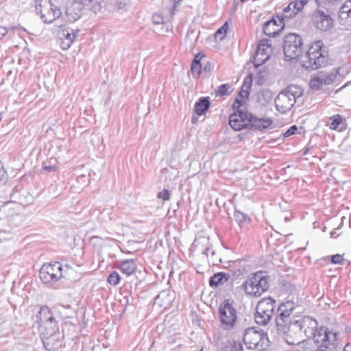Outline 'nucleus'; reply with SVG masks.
Masks as SVG:
<instances>
[{"label":"nucleus","mask_w":351,"mask_h":351,"mask_svg":"<svg viewBox=\"0 0 351 351\" xmlns=\"http://www.w3.org/2000/svg\"><path fill=\"white\" fill-rule=\"evenodd\" d=\"M269 287V278L262 271L249 274L242 285L245 293L254 298L262 295Z\"/></svg>","instance_id":"f03ea898"},{"label":"nucleus","mask_w":351,"mask_h":351,"mask_svg":"<svg viewBox=\"0 0 351 351\" xmlns=\"http://www.w3.org/2000/svg\"><path fill=\"white\" fill-rule=\"evenodd\" d=\"M7 178V171H5L3 163L0 161V183L5 181Z\"/></svg>","instance_id":"37998d69"},{"label":"nucleus","mask_w":351,"mask_h":351,"mask_svg":"<svg viewBox=\"0 0 351 351\" xmlns=\"http://www.w3.org/2000/svg\"><path fill=\"white\" fill-rule=\"evenodd\" d=\"M212 69V66L208 62L207 64L204 66V70L207 72H210Z\"/></svg>","instance_id":"09e8293b"},{"label":"nucleus","mask_w":351,"mask_h":351,"mask_svg":"<svg viewBox=\"0 0 351 351\" xmlns=\"http://www.w3.org/2000/svg\"><path fill=\"white\" fill-rule=\"evenodd\" d=\"M223 351H243V349L239 341L229 340L225 343Z\"/></svg>","instance_id":"c85d7f7f"},{"label":"nucleus","mask_w":351,"mask_h":351,"mask_svg":"<svg viewBox=\"0 0 351 351\" xmlns=\"http://www.w3.org/2000/svg\"><path fill=\"white\" fill-rule=\"evenodd\" d=\"M157 197L159 199H162L164 201L169 200L170 198L169 191L167 189H164L162 191H160L157 194Z\"/></svg>","instance_id":"a19ab883"},{"label":"nucleus","mask_w":351,"mask_h":351,"mask_svg":"<svg viewBox=\"0 0 351 351\" xmlns=\"http://www.w3.org/2000/svg\"><path fill=\"white\" fill-rule=\"evenodd\" d=\"M251 113L242 110H236L229 117L230 127L236 130L240 131L244 128H249L250 124Z\"/></svg>","instance_id":"9b49d317"},{"label":"nucleus","mask_w":351,"mask_h":351,"mask_svg":"<svg viewBox=\"0 0 351 351\" xmlns=\"http://www.w3.org/2000/svg\"><path fill=\"white\" fill-rule=\"evenodd\" d=\"M8 33V29L4 27L0 26V39H2Z\"/></svg>","instance_id":"49530a36"},{"label":"nucleus","mask_w":351,"mask_h":351,"mask_svg":"<svg viewBox=\"0 0 351 351\" xmlns=\"http://www.w3.org/2000/svg\"><path fill=\"white\" fill-rule=\"evenodd\" d=\"M308 149H306L304 151V155H305V154H307V152H308Z\"/></svg>","instance_id":"4d7b16f0"},{"label":"nucleus","mask_w":351,"mask_h":351,"mask_svg":"<svg viewBox=\"0 0 351 351\" xmlns=\"http://www.w3.org/2000/svg\"><path fill=\"white\" fill-rule=\"evenodd\" d=\"M317 4H319V0H315Z\"/></svg>","instance_id":"052dcab7"},{"label":"nucleus","mask_w":351,"mask_h":351,"mask_svg":"<svg viewBox=\"0 0 351 351\" xmlns=\"http://www.w3.org/2000/svg\"><path fill=\"white\" fill-rule=\"evenodd\" d=\"M251 84L248 83L246 84V82H244L242 86V89L239 93V96L241 98H247L249 95V89L250 88Z\"/></svg>","instance_id":"58836bf2"},{"label":"nucleus","mask_w":351,"mask_h":351,"mask_svg":"<svg viewBox=\"0 0 351 351\" xmlns=\"http://www.w3.org/2000/svg\"><path fill=\"white\" fill-rule=\"evenodd\" d=\"M348 346L345 347V349L343 351H347Z\"/></svg>","instance_id":"bf43d9fd"},{"label":"nucleus","mask_w":351,"mask_h":351,"mask_svg":"<svg viewBox=\"0 0 351 351\" xmlns=\"http://www.w3.org/2000/svg\"><path fill=\"white\" fill-rule=\"evenodd\" d=\"M283 51L286 60L298 58L302 53V39L295 34H289L284 38Z\"/></svg>","instance_id":"1a4fd4ad"},{"label":"nucleus","mask_w":351,"mask_h":351,"mask_svg":"<svg viewBox=\"0 0 351 351\" xmlns=\"http://www.w3.org/2000/svg\"><path fill=\"white\" fill-rule=\"evenodd\" d=\"M50 10L47 13V16L45 18V23H51L56 19L60 18L62 15V12L60 7L50 2Z\"/></svg>","instance_id":"bb28decb"},{"label":"nucleus","mask_w":351,"mask_h":351,"mask_svg":"<svg viewBox=\"0 0 351 351\" xmlns=\"http://www.w3.org/2000/svg\"><path fill=\"white\" fill-rule=\"evenodd\" d=\"M230 86L228 84H223L219 86L215 90L216 96L228 95L230 93Z\"/></svg>","instance_id":"2f4dec72"},{"label":"nucleus","mask_w":351,"mask_h":351,"mask_svg":"<svg viewBox=\"0 0 351 351\" xmlns=\"http://www.w3.org/2000/svg\"><path fill=\"white\" fill-rule=\"evenodd\" d=\"M228 29V23L226 22L215 34V37L216 39H219V40H223L224 38L227 31Z\"/></svg>","instance_id":"473e14b6"},{"label":"nucleus","mask_w":351,"mask_h":351,"mask_svg":"<svg viewBox=\"0 0 351 351\" xmlns=\"http://www.w3.org/2000/svg\"><path fill=\"white\" fill-rule=\"evenodd\" d=\"M59 331V327L57 322L51 324H45V335L53 337Z\"/></svg>","instance_id":"7c9ffc66"},{"label":"nucleus","mask_w":351,"mask_h":351,"mask_svg":"<svg viewBox=\"0 0 351 351\" xmlns=\"http://www.w3.org/2000/svg\"><path fill=\"white\" fill-rule=\"evenodd\" d=\"M298 130V127L295 125L291 126L285 133V137H289L293 134H295Z\"/></svg>","instance_id":"c03bdc74"},{"label":"nucleus","mask_w":351,"mask_h":351,"mask_svg":"<svg viewBox=\"0 0 351 351\" xmlns=\"http://www.w3.org/2000/svg\"><path fill=\"white\" fill-rule=\"evenodd\" d=\"M339 17L341 21H345L347 23H351V0L346 1L340 8Z\"/></svg>","instance_id":"5701e85b"},{"label":"nucleus","mask_w":351,"mask_h":351,"mask_svg":"<svg viewBox=\"0 0 351 351\" xmlns=\"http://www.w3.org/2000/svg\"><path fill=\"white\" fill-rule=\"evenodd\" d=\"M66 17L68 21L73 23L80 19V15L78 13H72L69 9L66 11Z\"/></svg>","instance_id":"4c0bfd02"},{"label":"nucleus","mask_w":351,"mask_h":351,"mask_svg":"<svg viewBox=\"0 0 351 351\" xmlns=\"http://www.w3.org/2000/svg\"><path fill=\"white\" fill-rule=\"evenodd\" d=\"M62 265L58 262L45 265V284L49 283L47 276L50 277L51 281L57 282L62 276Z\"/></svg>","instance_id":"a211bd4d"},{"label":"nucleus","mask_w":351,"mask_h":351,"mask_svg":"<svg viewBox=\"0 0 351 351\" xmlns=\"http://www.w3.org/2000/svg\"><path fill=\"white\" fill-rule=\"evenodd\" d=\"M230 278V275L224 272L215 274L210 278L209 285L210 287H217L219 285L227 282Z\"/></svg>","instance_id":"393cba45"},{"label":"nucleus","mask_w":351,"mask_h":351,"mask_svg":"<svg viewBox=\"0 0 351 351\" xmlns=\"http://www.w3.org/2000/svg\"><path fill=\"white\" fill-rule=\"evenodd\" d=\"M329 126L331 130L339 132L345 130V124L343 123L342 117L340 114H335L330 117Z\"/></svg>","instance_id":"a878e982"},{"label":"nucleus","mask_w":351,"mask_h":351,"mask_svg":"<svg viewBox=\"0 0 351 351\" xmlns=\"http://www.w3.org/2000/svg\"><path fill=\"white\" fill-rule=\"evenodd\" d=\"M244 101L241 99L237 98L232 105L233 108L238 110H239V108L243 104Z\"/></svg>","instance_id":"a18cd8bd"},{"label":"nucleus","mask_w":351,"mask_h":351,"mask_svg":"<svg viewBox=\"0 0 351 351\" xmlns=\"http://www.w3.org/2000/svg\"><path fill=\"white\" fill-rule=\"evenodd\" d=\"M43 309H44V306H42V307H40V310H39V311H38V313H39L40 315H41L42 311H43Z\"/></svg>","instance_id":"6e6d98bb"},{"label":"nucleus","mask_w":351,"mask_h":351,"mask_svg":"<svg viewBox=\"0 0 351 351\" xmlns=\"http://www.w3.org/2000/svg\"><path fill=\"white\" fill-rule=\"evenodd\" d=\"M57 322L53 316L51 310L45 306V324H51Z\"/></svg>","instance_id":"ea45409f"},{"label":"nucleus","mask_w":351,"mask_h":351,"mask_svg":"<svg viewBox=\"0 0 351 351\" xmlns=\"http://www.w3.org/2000/svg\"><path fill=\"white\" fill-rule=\"evenodd\" d=\"M36 317H37V320L34 323L32 327L34 329L38 330V331L40 332V337L41 341L44 344V337L43 336V332L42 331V328H43L42 318H41V317H38V316H37Z\"/></svg>","instance_id":"c9c22d12"},{"label":"nucleus","mask_w":351,"mask_h":351,"mask_svg":"<svg viewBox=\"0 0 351 351\" xmlns=\"http://www.w3.org/2000/svg\"><path fill=\"white\" fill-rule=\"evenodd\" d=\"M300 5H302L301 2H298L297 0L291 1L285 8H284V16L289 19L293 17L302 10Z\"/></svg>","instance_id":"4be33fe9"},{"label":"nucleus","mask_w":351,"mask_h":351,"mask_svg":"<svg viewBox=\"0 0 351 351\" xmlns=\"http://www.w3.org/2000/svg\"><path fill=\"white\" fill-rule=\"evenodd\" d=\"M210 105L209 97H201L195 104V112L199 116L203 115L208 110Z\"/></svg>","instance_id":"b1692460"},{"label":"nucleus","mask_w":351,"mask_h":351,"mask_svg":"<svg viewBox=\"0 0 351 351\" xmlns=\"http://www.w3.org/2000/svg\"><path fill=\"white\" fill-rule=\"evenodd\" d=\"M295 308V304L292 301H287L280 304L277 308L276 317V328L279 333L285 334L288 337V328L293 324L291 315Z\"/></svg>","instance_id":"423d86ee"},{"label":"nucleus","mask_w":351,"mask_h":351,"mask_svg":"<svg viewBox=\"0 0 351 351\" xmlns=\"http://www.w3.org/2000/svg\"><path fill=\"white\" fill-rule=\"evenodd\" d=\"M118 268L121 270L123 274L130 276L136 271V263L134 259L121 261Z\"/></svg>","instance_id":"412c9836"},{"label":"nucleus","mask_w":351,"mask_h":351,"mask_svg":"<svg viewBox=\"0 0 351 351\" xmlns=\"http://www.w3.org/2000/svg\"><path fill=\"white\" fill-rule=\"evenodd\" d=\"M218 312L221 327L226 330L232 329L237 319V312L233 302L225 300L219 306Z\"/></svg>","instance_id":"6e6552de"},{"label":"nucleus","mask_w":351,"mask_h":351,"mask_svg":"<svg viewBox=\"0 0 351 351\" xmlns=\"http://www.w3.org/2000/svg\"><path fill=\"white\" fill-rule=\"evenodd\" d=\"M2 119V115H1V113L0 112V121Z\"/></svg>","instance_id":"13d9d810"},{"label":"nucleus","mask_w":351,"mask_h":351,"mask_svg":"<svg viewBox=\"0 0 351 351\" xmlns=\"http://www.w3.org/2000/svg\"><path fill=\"white\" fill-rule=\"evenodd\" d=\"M19 211V205L14 202H8L0 207V219H5L11 225L17 226L23 221V215Z\"/></svg>","instance_id":"9d476101"},{"label":"nucleus","mask_w":351,"mask_h":351,"mask_svg":"<svg viewBox=\"0 0 351 351\" xmlns=\"http://www.w3.org/2000/svg\"><path fill=\"white\" fill-rule=\"evenodd\" d=\"M75 36V34L73 32H70L64 25H60V29L58 32V38L60 41V45L62 49H68L72 45Z\"/></svg>","instance_id":"f3484780"},{"label":"nucleus","mask_w":351,"mask_h":351,"mask_svg":"<svg viewBox=\"0 0 351 351\" xmlns=\"http://www.w3.org/2000/svg\"><path fill=\"white\" fill-rule=\"evenodd\" d=\"M303 66L306 70L317 69L325 66L328 60V51L322 40L315 41L309 47Z\"/></svg>","instance_id":"7ed1b4c3"},{"label":"nucleus","mask_w":351,"mask_h":351,"mask_svg":"<svg viewBox=\"0 0 351 351\" xmlns=\"http://www.w3.org/2000/svg\"><path fill=\"white\" fill-rule=\"evenodd\" d=\"M337 77V73L320 72L317 75H315L309 82V86L313 90H319L324 85H330L335 81Z\"/></svg>","instance_id":"ddd939ff"},{"label":"nucleus","mask_w":351,"mask_h":351,"mask_svg":"<svg viewBox=\"0 0 351 351\" xmlns=\"http://www.w3.org/2000/svg\"><path fill=\"white\" fill-rule=\"evenodd\" d=\"M191 71L192 75L196 77H199V75L201 73L202 64L200 62V60L197 59V56H195V58L192 62Z\"/></svg>","instance_id":"c756f323"},{"label":"nucleus","mask_w":351,"mask_h":351,"mask_svg":"<svg viewBox=\"0 0 351 351\" xmlns=\"http://www.w3.org/2000/svg\"><path fill=\"white\" fill-rule=\"evenodd\" d=\"M319 334L322 337H319L322 347L328 349L330 346L335 347L340 335L339 332L330 331L327 328L321 327L319 328Z\"/></svg>","instance_id":"dca6fc26"},{"label":"nucleus","mask_w":351,"mask_h":351,"mask_svg":"<svg viewBox=\"0 0 351 351\" xmlns=\"http://www.w3.org/2000/svg\"><path fill=\"white\" fill-rule=\"evenodd\" d=\"M157 300L163 301L164 305H169L174 300V294L169 290H165L158 295Z\"/></svg>","instance_id":"cd10ccee"},{"label":"nucleus","mask_w":351,"mask_h":351,"mask_svg":"<svg viewBox=\"0 0 351 351\" xmlns=\"http://www.w3.org/2000/svg\"><path fill=\"white\" fill-rule=\"evenodd\" d=\"M298 2H301L302 5H300L302 10L304 8V5H306L309 0H297Z\"/></svg>","instance_id":"de8ad7c7"},{"label":"nucleus","mask_w":351,"mask_h":351,"mask_svg":"<svg viewBox=\"0 0 351 351\" xmlns=\"http://www.w3.org/2000/svg\"><path fill=\"white\" fill-rule=\"evenodd\" d=\"M45 171H51L56 169V167L45 166Z\"/></svg>","instance_id":"8fccbe9b"},{"label":"nucleus","mask_w":351,"mask_h":351,"mask_svg":"<svg viewBox=\"0 0 351 351\" xmlns=\"http://www.w3.org/2000/svg\"><path fill=\"white\" fill-rule=\"evenodd\" d=\"M316 351H327V349L324 348V347H322V345H320V347Z\"/></svg>","instance_id":"603ef678"},{"label":"nucleus","mask_w":351,"mask_h":351,"mask_svg":"<svg viewBox=\"0 0 351 351\" xmlns=\"http://www.w3.org/2000/svg\"><path fill=\"white\" fill-rule=\"evenodd\" d=\"M284 23L282 18L276 16L271 19L266 21L263 25V32L269 36L276 37L284 29Z\"/></svg>","instance_id":"4468645a"},{"label":"nucleus","mask_w":351,"mask_h":351,"mask_svg":"<svg viewBox=\"0 0 351 351\" xmlns=\"http://www.w3.org/2000/svg\"><path fill=\"white\" fill-rule=\"evenodd\" d=\"M209 248H206L204 251H203V254H206V256H208V253L209 252Z\"/></svg>","instance_id":"864d4df0"},{"label":"nucleus","mask_w":351,"mask_h":351,"mask_svg":"<svg viewBox=\"0 0 351 351\" xmlns=\"http://www.w3.org/2000/svg\"><path fill=\"white\" fill-rule=\"evenodd\" d=\"M43 0H34V3L32 5V8L34 9V12L37 14H40L41 19L44 17V14H43Z\"/></svg>","instance_id":"e433bc0d"},{"label":"nucleus","mask_w":351,"mask_h":351,"mask_svg":"<svg viewBox=\"0 0 351 351\" xmlns=\"http://www.w3.org/2000/svg\"><path fill=\"white\" fill-rule=\"evenodd\" d=\"M233 216L237 223L241 228L246 227L252 221L251 218L247 213L241 212L236 206L234 207Z\"/></svg>","instance_id":"aec40b11"},{"label":"nucleus","mask_w":351,"mask_h":351,"mask_svg":"<svg viewBox=\"0 0 351 351\" xmlns=\"http://www.w3.org/2000/svg\"><path fill=\"white\" fill-rule=\"evenodd\" d=\"M93 0H82V3L84 5H88V3H91Z\"/></svg>","instance_id":"3c124183"},{"label":"nucleus","mask_w":351,"mask_h":351,"mask_svg":"<svg viewBox=\"0 0 351 351\" xmlns=\"http://www.w3.org/2000/svg\"><path fill=\"white\" fill-rule=\"evenodd\" d=\"M243 341L248 349H256L263 351L269 346L267 334L263 330L248 328L245 330Z\"/></svg>","instance_id":"39448f33"},{"label":"nucleus","mask_w":351,"mask_h":351,"mask_svg":"<svg viewBox=\"0 0 351 351\" xmlns=\"http://www.w3.org/2000/svg\"><path fill=\"white\" fill-rule=\"evenodd\" d=\"M272 123L273 121L271 119H258L253 117L251 114L250 128L252 129L263 131L269 128Z\"/></svg>","instance_id":"6ab92c4d"},{"label":"nucleus","mask_w":351,"mask_h":351,"mask_svg":"<svg viewBox=\"0 0 351 351\" xmlns=\"http://www.w3.org/2000/svg\"><path fill=\"white\" fill-rule=\"evenodd\" d=\"M313 23L321 31H328L333 27V19L324 11L317 10L313 14Z\"/></svg>","instance_id":"2eb2a0df"},{"label":"nucleus","mask_w":351,"mask_h":351,"mask_svg":"<svg viewBox=\"0 0 351 351\" xmlns=\"http://www.w3.org/2000/svg\"><path fill=\"white\" fill-rule=\"evenodd\" d=\"M319 334L317 322L315 319L305 316L293 322L288 328L287 342L290 345H298L306 339L313 338L316 343H319Z\"/></svg>","instance_id":"f257e3e1"},{"label":"nucleus","mask_w":351,"mask_h":351,"mask_svg":"<svg viewBox=\"0 0 351 351\" xmlns=\"http://www.w3.org/2000/svg\"><path fill=\"white\" fill-rule=\"evenodd\" d=\"M344 261L345 259L341 254H337L331 256V262L333 264H343Z\"/></svg>","instance_id":"79ce46f5"},{"label":"nucleus","mask_w":351,"mask_h":351,"mask_svg":"<svg viewBox=\"0 0 351 351\" xmlns=\"http://www.w3.org/2000/svg\"><path fill=\"white\" fill-rule=\"evenodd\" d=\"M43 268H44V265H43L40 269V276H41V274H42V271H43ZM40 279H42V277L41 276H40Z\"/></svg>","instance_id":"5fc2aeb1"},{"label":"nucleus","mask_w":351,"mask_h":351,"mask_svg":"<svg viewBox=\"0 0 351 351\" xmlns=\"http://www.w3.org/2000/svg\"><path fill=\"white\" fill-rule=\"evenodd\" d=\"M303 94L302 88L296 85H289L282 90L275 99L276 110L285 114L289 111Z\"/></svg>","instance_id":"20e7f679"},{"label":"nucleus","mask_w":351,"mask_h":351,"mask_svg":"<svg viewBox=\"0 0 351 351\" xmlns=\"http://www.w3.org/2000/svg\"><path fill=\"white\" fill-rule=\"evenodd\" d=\"M258 99L260 101H262V99H263V104H267L272 99V93L268 90H263L259 95H258Z\"/></svg>","instance_id":"f704fd0d"},{"label":"nucleus","mask_w":351,"mask_h":351,"mask_svg":"<svg viewBox=\"0 0 351 351\" xmlns=\"http://www.w3.org/2000/svg\"><path fill=\"white\" fill-rule=\"evenodd\" d=\"M276 307V301L271 298H265L256 305L254 319L259 325H266L271 320Z\"/></svg>","instance_id":"0eeeda50"},{"label":"nucleus","mask_w":351,"mask_h":351,"mask_svg":"<svg viewBox=\"0 0 351 351\" xmlns=\"http://www.w3.org/2000/svg\"><path fill=\"white\" fill-rule=\"evenodd\" d=\"M121 280L120 275L115 271L111 272L108 277V282L111 285H117Z\"/></svg>","instance_id":"72a5a7b5"},{"label":"nucleus","mask_w":351,"mask_h":351,"mask_svg":"<svg viewBox=\"0 0 351 351\" xmlns=\"http://www.w3.org/2000/svg\"><path fill=\"white\" fill-rule=\"evenodd\" d=\"M271 43L268 39L261 40L254 56V64L258 67L265 63L270 57Z\"/></svg>","instance_id":"f8f14e48"}]
</instances>
